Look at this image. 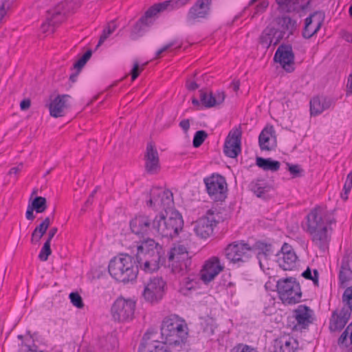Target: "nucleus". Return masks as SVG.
<instances>
[{
	"mask_svg": "<svg viewBox=\"0 0 352 352\" xmlns=\"http://www.w3.org/2000/svg\"><path fill=\"white\" fill-rule=\"evenodd\" d=\"M306 220V228L304 230L310 235L313 243L324 252L329 249L331 241L329 229H331L332 221L324 217L323 210L320 206L311 209L307 214Z\"/></svg>",
	"mask_w": 352,
	"mask_h": 352,
	"instance_id": "obj_1",
	"label": "nucleus"
},
{
	"mask_svg": "<svg viewBox=\"0 0 352 352\" xmlns=\"http://www.w3.org/2000/svg\"><path fill=\"white\" fill-rule=\"evenodd\" d=\"M162 248L153 239H147L138 246L135 263L139 268L146 273L157 271L160 265L166 264V258L162 254Z\"/></svg>",
	"mask_w": 352,
	"mask_h": 352,
	"instance_id": "obj_2",
	"label": "nucleus"
},
{
	"mask_svg": "<svg viewBox=\"0 0 352 352\" xmlns=\"http://www.w3.org/2000/svg\"><path fill=\"white\" fill-rule=\"evenodd\" d=\"M161 338L165 345L182 348L187 342L188 327L186 320L177 315L165 317L160 327Z\"/></svg>",
	"mask_w": 352,
	"mask_h": 352,
	"instance_id": "obj_3",
	"label": "nucleus"
},
{
	"mask_svg": "<svg viewBox=\"0 0 352 352\" xmlns=\"http://www.w3.org/2000/svg\"><path fill=\"white\" fill-rule=\"evenodd\" d=\"M108 270L112 278L124 283L135 280L138 274L134 258L127 254H122L111 259Z\"/></svg>",
	"mask_w": 352,
	"mask_h": 352,
	"instance_id": "obj_4",
	"label": "nucleus"
},
{
	"mask_svg": "<svg viewBox=\"0 0 352 352\" xmlns=\"http://www.w3.org/2000/svg\"><path fill=\"white\" fill-rule=\"evenodd\" d=\"M165 214L161 212L155 215L154 236L173 238L179 234L184 226L182 215L177 211H170Z\"/></svg>",
	"mask_w": 352,
	"mask_h": 352,
	"instance_id": "obj_5",
	"label": "nucleus"
},
{
	"mask_svg": "<svg viewBox=\"0 0 352 352\" xmlns=\"http://www.w3.org/2000/svg\"><path fill=\"white\" fill-rule=\"evenodd\" d=\"M276 287L278 297L284 305H295L300 302V285L295 278H280L276 281Z\"/></svg>",
	"mask_w": 352,
	"mask_h": 352,
	"instance_id": "obj_6",
	"label": "nucleus"
},
{
	"mask_svg": "<svg viewBox=\"0 0 352 352\" xmlns=\"http://www.w3.org/2000/svg\"><path fill=\"white\" fill-rule=\"evenodd\" d=\"M253 248L243 240L233 241L226 245L223 254L230 263L241 265L252 256Z\"/></svg>",
	"mask_w": 352,
	"mask_h": 352,
	"instance_id": "obj_7",
	"label": "nucleus"
},
{
	"mask_svg": "<svg viewBox=\"0 0 352 352\" xmlns=\"http://www.w3.org/2000/svg\"><path fill=\"white\" fill-rule=\"evenodd\" d=\"M146 206L155 210H164L165 213L170 212L174 206L173 195L169 190L153 187L150 191V199Z\"/></svg>",
	"mask_w": 352,
	"mask_h": 352,
	"instance_id": "obj_8",
	"label": "nucleus"
},
{
	"mask_svg": "<svg viewBox=\"0 0 352 352\" xmlns=\"http://www.w3.org/2000/svg\"><path fill=\"white\" fill-rule=\"evenodd\" d=\"M206 192L214 201H223L227 197V183L224 177L213 173L204 179Z\"/></svg>",
	"mask_w": 352,
	"mask_h": 352,
	"instance_id": "obj_9",
	"label": "nucleus"
},
{
	"mask_svg": "<svg viewBox=\"0 0 352 352\" xmlns=\"http://www.w3.org/2000/svg\"><path fill=\"white\" fill-rule=\"evenodd\" d=\"M135 306V302L131 299L118 298L111 308L113 319L121 322L131 320L134 316Z\"/></svg>",
	"mask_w": 352,
	"mask_h": 352,
	"instance_id": "obj_10",
	"label": "nucleus"
},
{
	"mask_svg": "<svg viewBox=\"0 0 352 352\" xmlns=\"http://www.w3.org/2000/svg\"><path fill=\"white\" fill-rule=\"evenodd\" d=\"M155 216L140 213L130 221L131 232L142 238L150 235L154 236Z\"/></svg>",
	"mask_w": 352,
	"mask_h": 352,
	"instance_id": "obj_11",
	"label": "nucleus"
},
{
	"mask_svg": "<svg viewBox=\"0 0 352 352\" xmlns=\"http://www.w3.org/2000/svg\"><path fill=\"white\" fill-rule=\"evenodd\" d=\"M212 2V0H197L186 14V24L191 26L208 19L211 12Z\"/></svg>",
	"mask_w": 352,
	"mask_h": 352,
	"instance_id": "obj_12",
	"label": "nucleus"
},
{
	"mask_svg": "<svg viewBox=\"0 0 352 352\" xmlns=\"http://www.w3.org/2000/svg\"><path fill=\"white\" fill-rule=\"evenodd\" d=\"M166 282L162 277H153L145 285L142 292L144 300L151 304H157L164 297Z\"/></svg>",
	"mask_w": 352,
	"mask_h": 352,
	"instance_id": "obj_13",
	"label": "nucleus"
},
{
	"mask_svg": "<svg viewBox=\"0 0 352 352\" xmlns=\"http://www.w3.org/2000/svg\"><path fill=\"white\" fill-rule=\"evenodd\" d=\"M295 55L290 44H281L276 50L274 60L278 63L287 72L291 73L294 71Z\"/></svg>",
	"mask_w": 352,
	"mask_h": 352,
	"instance_id": "obj_14",
	"label": "nucleus"
},
{
	"mask_svg": "<svg viewBox=\"0 0 352 352\" xmlns=\"http://www.w3.org/2000/svg\"><path fill=\"white\" fill-rule=\"evenodd\" d=\"M242 131L240 128L232 129L228 133L223 146L225 155L236 158L241 151Z\"/></svg>",
	"mask_w": 352,
	"mask_h": 352,
	"instance_id": "obj_15",
	"label": "nucleus"
},
{
	"mask_svg": "<svg viewBox=\"0 0 352 352\" xmlns=\"http://www.w3.org/2000/svg\"><path fill=\"white\" fill-rule=\"evenodd\" d=\"M278 26L276 29L277 36L274 45L278 44L281 40L288 38L296 29V21L288 16H278L276 19Z\"/></svg>",
	"mask_w": 352,
	"mask_h": 352,
	"instance_id": "obj_16",
	"label": "nucleus"
},
{
	"mask_svg": "<svg viewBox=\"0 0 352 352\" xmlns=\"http://www.w3.org/2000/svg\"><path fill=\"white\" fill-rule=\"evenodd\" d=\"M276 255L278 256V265L283 270H292L296 267L298 257L289 244L284 243Z\"/></svg>",
	"mask_w": 352,
	"mask_h": 352,
	"instance_id": "obj_17",
	"label": "nucleus"
},
{
	"mask_svg": "<svg viewBox=\"0 0 352 352\" xmlns=\"http://www.w3.org/2000/svg\"><path fill=\"white\" fill-rule=\"evenodd\" d=\"M214 213L208 210L207 215L200 218L196 221L194 227L195 234L202 239H206L213 232L214 227L217 221L214 219Z\"/></svg>",
	"mask_w": 352,
	"mask_h": 352,
	"instance_id": "obj_18",
	"label": "nucleus"
},
{
	"mask_svg": "<svg viewBox=\"0 0 352 352\" xmlns=\"http://www.w3.org/2000/svg\"><path fill=\"white\" fill-rule=\"evenodd\" d=\"M324 15L321 11H316L310 14L305 20V27L302 32V35L305 38H310L320 30Z\"/></svg>",
	"mask_w": 352,
	"mask_h": 352,
	"instance_id": "obj_19",
	"label": "nucleus"
},
{
	"mask_svg": "<svg viewBox=\"0 0 352 352\" xmlns=\"http://www.w3.org/2000/svg\"><path fill=\"white\" fill-rule=\"evenodd\" d=\"M156 334L154 331L148 330L143 336L139 345L138 352L148 346V352H172L171 350L162 342L153 339L152 336Z\"/></svg>",
	"mask_w": 352,
	"mask_h": 352,
	"instance_id": "obj_20",
	"label": "nucleus"
},
{
	"mask_svg": "<svg viewBox=\"0 0 352 352\" xmlns=\"http://www.w3.org/2000/svg\"><path fill=\"white\" fill-rule=\"evenodd\" d=\"M146 171L151 175L157 173L160 170V158L157 148L151 142H148L144 154Z\"/></svg>",
	"mask_w": 352,
	"mask_h": 352,
	"instance_id": "obj_21",
	"label": "nucleus"
},
{
	"mask_svg": "<svg viewBox=\"0 0 352 352\" xmlns=\"http://www.w3.org/2000/svg\"><path fill=\"white\" fill-rule=\"evenodd\" d=\"M224 266L220 263V260L217 256H213L208 260L201 271V279L206 283L212 280L223 270Z\"/></svg>",
	"mask_w": 352,
	"mask_h": 352,
	"instance_id": "obj_22",
	"label": "nucleus"
},
{
	"mask_svg": "<svg viewBox=\"0 0 352 352\" xmlns=\"http://www.w3.org/2000/svg\"><path fill=\"white\" fill-rule=\"evenodd\" d=\"M159 13L155 4L151 6L144 13V14L135 23L130 34L132 40H136L138 37L142 36L143 27L147 26L151 23L148 20Z\"/></svg>",
	"mask_w": 352,
	"mask_h": 352,
	"instance_id": "obj_23",
	"label": "nucleus"
},
{
	"mask_svg": "<svg viewBox=\"0 0 352 352\" xmlns=\"http://www.w3.org/2000/svg\"><path fill=\"white\" fill-rule=\"evenodd\" d=\"M258 144L262 151H272L276 147V137L273 126H266L258 136Z\"/></svg>",
	"mask_w": 352,
	"mask_h": 352,
	"instance_id": "obj_24",
	"label": "nucleus"
},
{
	"mask_svg": "<svg viewBox=\"0 0 352 352\" xmlns=\"http://www.w3.org/2000/svg\"><path fill=\"white\" fill-rule=\"evenodd\" d=\"M351 313L343 307L339 312L334 311L329 320V329L331 332L340 331L344 329L349 319Z\"/></svg>",
	"mask_w": 352,
	"mask_h": 352,
	"instance_id": "obj_25",
	"label": "nucleus"
},
{
	"mask_svg": "<svg viewBox=\"0 0 352 352\" xmlns=\"http://www.w3.org/2000/svg\"><path fill=\"white\" fill-rule=\"evenodd\" d=\"M190 258L191 257L189 256L187 248L184 245L175 244L168 253V266L173 265L177 270V265L178 263Z\"/></svg>",
	"mask_w": 352,
	"mask_h": 352,
	"instance_id": "obj_26",
	"label": "nucleus"
},
{
	"mask_svg": "<svg viewBox=\"0 0 352 352\" xmlns=\"http://www.w3.org/2000/svg\"><path fill=\"white\" fill-rule=\"evenodd\" d=\"M253 251H257V258L261 268L263 267V260L267 261L271 256L275 254L274 244L265 241H257L253 246Z\"/></svg>",
	"mask_w": 352,
	"mask_h": 352,
	"instance_id": "obj_27",
	"label": "nucleus"
},
{
	"mask_svg": "<svg viewBox=\"0 0 352 352\" xmlns=\"http://www.w3.org/2000/svg\"><path fill=\"white\" fill-rule=\"evenodd\" d=\"M65 12L63 10V3L59 4L57 8L53 10H48L46 17V23L42 24L43 32L50 31L48 28L54 27L56 25L61 23L65 19Z\"/></svg>",
	"mask_w": 352,
	"mask_h": 352,
	"instance_id": "obj_28",
	"label": "nucleus"
},
{
	"mask_svg": "<svg viewBox=\"0 0 352 352\" xmlns=\"http://www.w3.org/2000/svg\"><path fill=\"white\" fill-rule=\"evenodd\" d=\"M299 343L294 338L283 336L275 340L274 352H296Z\"/></svg>",
	"mask_w": 352,
	"mask_h": 352,
	"instance_id": "obj_29",
	"label": "nucleus"
},
{
	"mask_svg": "<svg viewBox=\"0 0 352 352\" xmlns=\"http://www.w3.org/2000/svg\"><path fill=\"white\" fill-rule=\"evenodd\" d=\"M312 310L305 305H300L294 311V316L301 329L307 328L312 322Z\"/></svg>",
	"mask_w": 352,
	"mask_h": 352,
	"instance_id": "obj_30",
	"label": "nucleus"
},
{
	"mask_svg": "<svg viewBox=\"0 0 352 352\" xmlns=\"http://www.w3.org/2000/svg\"><path fill=\"white\" fill-rule=\"evenodd\" d=\"M310 114L316 116L328 109L333 104V100L327 97H314L309 102Z\"/></svg>",
	"mask_w": 352,
	"mask_h": 352,
	"instance_id": "obj_31",
	"label": "nucleus"
},
{
	"mask_svg": "<svg viewBox=\"0 0 352 352\" xmlns=\"http://www.w3.org/2000/svg\"><path fill=\"white\" fill-rule=\"evenodd\" d=\"M69 97L67 94L58 95L51 102L49 106L51 116L58 118L64 116V109L67 107L66 98Z\"/></svg>",
	"mask_w": 352,
	"mask_h": 352,
	"instance_id": "obj_32",
	"label": "nucleus"
},
{
	"mask_svg": "<svg viewBox=\"0 0 352 352\" xmlns=\"http://www.w3.org/2000/svg\"><path fill=\"white\" fill-rule=\"evenodd\" d=\"M277 36L276 29L273 27H266L259 37V43L265 48L268 49L271 45H274Z\"/></svg>",
	"mask_w": 352,
	"mask_h": 352,
	"instance_id": "obj_33",
	"label": "nucleus"
},
{
	"mask_svg": "<svg viewBox=\"0 0 352 352\" xmlns=\"http://www.w3.org/2000/svg\"><path fill=\"white\" fill-rule=\"evenodd\" d=\"M191 0H167L161 3H155V6L159 12H164L165 10L171 11L173 10L179 9Z\"/></svg>",
	"mask_w": 352,
	"mask_h": 352,
	"instance_id": "obj_34",
	"label": "nucleus"
},
{
	"mask_svg": "<svg viewBox=\"0 0 352 352\" xmlns=\"http://www.w3.org/2000/svg\"><path fill=\"white\" fill-rule=\"evenodd\" d=\"M256 164L264 170H271L272 172L277 171L280 166V163L278 161L261 157H256Z\"/></svg>",
	"mask_w": 352,
	"mask_h": 352,
	"instance_id": "obj_35",
	"label": "nucleus"
},
{
	"mask_svg": "<svg viewBox=\"0 0 352 352\" xmlns=\"http://www.w3.org/2000/svg\"><path fill=\"white\" fill-rule=\"evenodd\" d=\"M270 189L271 186L263 180H257L256 182L252 184V190L256 197L260 198L267 199V193Z\"/></svg>",
	"mask_w": 352,
	"mask_h": 352,
	"instance_id": "obj_36",
	"label": "nucleus"
},
{
	"mask_svg": "<svg viewBox=\"0 0 352 352\" xmlns=\"http://www.w3.org/2000/svg\"><path fill=\"white\" fill-rule=\"evenodd\" d=\"M192 260L191 258L186 259L182 262L178 263L177 265V270L173 267V265L170 266L169 267L171 269V272L179 276H182L186 274H190V272L192 270L191 268Z\"/></svg>",
	"mask_w": 352,
	"mask_h": 352,
	"instance_id": "obj_37",
	"label": "nucleus"
},
{
	"mask_svg": "<svg viewBox=\"0 0 352 352\" xmlns=\"http://www.w3.org/2000/svg\"><path fill=\"white\" fill-rule=\"evenodd\" d=\"M200 102L206 108H211L217 105V100L214 98V94L212 92L207 94L203 89L199 91Z\"/></svg>",
	"mask_w": 352,
	"mask_h": 352,
	"instance_id": "obj_38",
	"label": "nucleus"
},
{
	"mask_svg": "<svg viewBox=\"0 0 352 352\" xmlns=\"http://www.w3.org/2000/svg\"><path fill=\"white\" fill-rule=\"evenodd\" d=\"M32 209H34L36 213L44 212L47 208V200L45 197L41 196H36L31 203Z\"/></svg>",
	"mask_w": 352,
	"mask_h": 352,
	"instance_id": "obj_39",
	"label": "nucleus"
},
{
	"mask_svg": "<svg viewBox=\"0 0 352 352\" xmlns=\"http://www.w3.org/2000/svg\"><path fill=\"white\" fill-rule=\"evenodd\" d=\"M117 28V24L116 21H110L107 26L104 28V29L102 31V34L100 35L98 46L102 45L104 41L116 30Z\"/></svg>",
	"mask_w": 352,
	"mask_h": 352,
	"instance_id": "obj_40",
	"label": "nucleus"
},
{
	"mask_svg": "<svg viewBox=\"0 0 352 352\" xmlns=\"http://www.w3.org/2000/svg\"><path fill=\"white\" fill-rule=\"evenodd\" d=\"M352 278V270L349 267V265H342L341 269L339 273L340 282L343 284L347 283Z\"/></svg>",
	"mask_w": 352,
	"mask_h": 352,
	"instance_id": "obj_41",
	"label": "nucleus"
},
{
	"mask_svg": "<svg viewBox=\"0 0 352 352\" xmlns=\"http://www.w3.org/2000/svg\"><path fill=\"white\" fill-rule=\"evenodd\" d=\"M92 55V51L88 50L74 64L73 68L76 70L81 72L82 67L90 59Z\"/></svg>",
	"mask_w": 352,
	"mask_h": 352,
	"instance_id": "obj_42",
	"label": "nucleus"
},
{
	"mask_svg": "<svg viewBox=\"0 0 352 352\" xmlns=\"http://www.w3.org/2000/svg\"><path fill=\"white\" fill-rule=\"evenodd\" d=\"M342 302L347 306L346 310L352 312V286L348 287L345 289L342 294Z\"/></svg>",
	"mask_w": 352,
	"mask_h": 352,
	"instance_id": "obj_43",
	"label": "nucleus"
},
{
	"mask_svg": "<svg viewBox=\"0 0 352 352\" xmlns=\"http://www.w3.org/2000/svg\"><path fill=\"white\" fill-rule=\"evenodd\" d=\"M101 345L105 350H113L116 347L117 340L112 335H108L101 340Z\"/></svg>",
	"mask_w": 352,
	"mask_h": 352,
	"instance_id": "obj_44",
	"label": "nucleus"
},
{
	"mask_svg": "<svg viewBox=\"0 0 352 352\" xmlns=\"http://www.w3.org/2000/svg\"><path fill=\"white\" fill-rule=\"evenodd\" d=\"M314 275H312V272L311 269L308 267L302 273V276L305 279L311 280L313 281L315 286L319 285V273L317 270H313Z\"/></svg>",
	"mask_w": 352,
	"mask_h": 352,
	"instance_id": "obj_45",
	"label": "nucleus"
},
{
	"mask_svg": "<svg viewBox=\"0 0 352 352\" xmlns=\"http://www.w3.org/2000/svg\"><path fill=\"white\" fill-rule=\"evenodd\" d=\"M208 137V133L204 130L197 131L193 137L192 145L195 148H199Z\"/></svg>",
	"mask_w": 352,
	"mask_h": 352,
	"instance_id": "obj_46",
	"label": "nucleus"
},
{
	"mask_svg": "<svg viewBox=\"0 0 352 352\" xmlns=\"http://www.w3.org/2000/svg\"><path fill=\"white\" fill-rule=\"evenodd\" d=\"M352 188V172H350L347 176L345 181V183L343 186V192L341 193V198L344 201H346L348 199V194L351 191Z\"/></svg>",
	"mask_w": 352,
	"mask_h": 352,
	"instance_id": "obj_47",
	"label": "nucleus"
},
{
	"mask_svg": "<svg viewBox=\"0 0 352 352\" xmlns=\"http://www.w3.org/2000/svg\"><path fill=\"white\" fill-rule=\"evenodd\" d=\"M203 326V331L207 336H210L214 333V330L216 328V325L214 324V321L212 318H210L206 319L203 323H201Z\"/></svg>",
	"mask_w": 352,
	"mask_h": 352,
	"instance_id": "obj_48",
	"label": "nucleus"
},
{
	"mask_svg": "<svg viewBox=\"0 0 352 352\" xmlns=\"http://www.w3.org/2000/svg\"><path fill=\"white\" fill-rule=\"evenodd\" d=\"M230 352H258V351L256 348L248 344L239 343L233 346Z\"/></svg>",
	"mask_w": 352,
	"mask_h": 352,
	"instance_id": "obj_49",
	"label": "nucleus"
},
{
	"mask_svg": "<svg viewBox=\"0 0 352 352\" xmlns=\"http://www.w3.org/2000/svg\"><path fill=\"white\" fill-rule=\"evenodd\" d=\"M349 336L350 342L352 344V322L346 327L338 338V344H344Z\"/></svg>",
	"mask_w": 352,
	"mask_h": 352,
	"instance_id": "obj_50",
	"label": "nucleus"
},
{
	"mask_svg": "<svg viewBox=\"0 0 352 352\" xmlns=\"http://www.w3.org/2000/svg\"><path fill=\"white\" fill-rule=\"evenodd\" d=\"M50 243L45 241L39 252L38 258L41 261H46L48 259L49 256L52 254V250L50 248Z\"/></svg>",
	"mask_w": 352,
	"mask_h": 352,
	"instance_id": "obj_51",
	"label": "nucleus"
},
{
	"mask_svg": "<svg viewBox=\"0 0 352 352\" xmlns=\"http://www.w3.org/2000/svg\"><path fill=\"white\" fill-rule=\"evenodd\" d=\"M146 64L147 63H146L140 65L138 61H134L133 68L130 72L132 81H134L139 76L140 74L144 70Z\"/></svg>",
	"mask_w": 352,
	"mask_h": 352,
	"instance_id": "obj_52",
	"label": "nucleus"
},
{
	"mask_svg": "<svg viewBox=\"0 0 352 352\" xmlns=\"http://www.w3.org/2000/svg\"><path fill=\"white\" fill-rule=\"evenodd\" d=\"M278 5L283 8H286L288 12L295 10V8L292 6H295L298 3L299 0H276Z\"/></svg>",
	"mask_w": 352,
	"mask_h": 352,
	"instance_id": "obj_53",
	"label": "nucleus"
},
{
	"mask_svg": "<svg viewBox=\"0 0 352 352\" xmlns=\"http://www.w3.org/2000/svg\"><path fill=\"white\" fill-rule=\"evenodd\" d=\"M69 299L72 305L76 307L81 309L84 307L82 298L78 293L72 292L69 294Z\"/></svg>",
	"mask_w": 352,
	"mask_h": 352,
	"instance_id": "obj_54",
	"label": "nucleus"
},
{
	"mask_svg": "<svg viewBox=\"0 0 352 352\" xmlns=\"http://www.w3.org/2000/svg\"><path fill=\"white\" fill-rule=\"evenodd\" d=\"M50 226V217H46L38 226L34 229L35 231L40 232L41 235L46 233L49 226Z\"/></svg>",
	"mask_w": 352,
	"mask_h": 352,
	"instance_id": "obj_55",
	"label": "nucleus"
},
{
	"mask_svg": "<svg viewBox=\"0 0 352 352\" xmlns=\"http://www.w3.org/2000/svg\"><path fill=\"white\" fill-rule=\"evenodd\" d=\"M287 166H288V170L291 173L293 177H300L303 170L300 167L298 164H290L287 163Z\"/></svg>",
	"mask_w": 352,
	"mask_h": 352,
	"instance_id": "obj_56",
	"label": "nucleus"
},
{
	"mask_svg": "<svg viewBox=\"0 0 352 352\" xmlns=\"http://www.w3.org/2000/svg\"><path fill=\"white\" fill-rule=\"evenodd\" d=\"M188 276L184 279L183 284L186 289L191 290L192 289L195 288V285L197 283L195 281V278H194L195 275L192 272H190V274H188Z\"/></svg>",
	"mask_w": 352,
	"mask_h": 352,
	"instance_id": "obj_57",
	"label": "nucleus"
},
{
	"mask_svg": "<svg viewBox=\"0 0 352 352\" xmlns=\"http://www.w3.org/2000/svg\"><path fill=\"white\" fill-rule=\"evenodd\" d=\"M269 3L267 1H263L261 3H259L255 8V11L252 15V17H254L255 15L263 12L266 8L268 7Z\"/></svg>",
	"mask_w": 352,
	"mask_h": 352,
	"instance_id": "obj_58",
	"label": "nucleus"
},
{
	"mask_svg": "<svg viewBox=\"0 0 352 352\" xmlns=\"http://www.w3.org/2000/svg\"><path fill=\"white\" fill-rule=\"evenodd\" d=\"M214 98L217 100V105L221 104L224 102L226 94L223 91H217L214 94Z\"/></svg>",
	"mask_w": 352,
	"mask_h": 352,
	"instance_id": "obj_59",
	"label": "nucleus"
},
{
	"mask_svg": "<svg viewBox=\"0 0 352 352\" xmlns=\"http://www.w3.org/2000/svg\"><path fill=\"white\" fill-rule=\"evenodd\" d=\"M177 42L176 41H173L168 43V44H166V45H164V47H162V48H160V50H158L156 52V56L157 57L160 56L161 54H162L165 51L168 50L170 47L175 46L177 44Z\"/></svg>",
	"mask_w": 352,
	"mask_h": 352,
	"instance_id": "obj_60",
	"label": "nucleus"
},
{
	"mask_svg": "<svg viewBox=\"0 0 352 352\" xmlns=\"http://www.w3.org/2000/svg\"><path fill=\"white\" fill-rule=\"evenodd\" d=\"M43 236V235H41L40 232H38L34 230L31 236V243L32 244L38 243Z\"/></svg>",
	"mask_w": 352,
	"mask_h": 352,
	"instance_id": "obj_61",
	"label": "nucleus"
},
{
	"mask_svg": "<svg viewBox=\"0 0 352 352\" xmlns=\"http://www.w3.org/2000/svg\"><path fill=\"white\" fill-rule=\"evenodd\" d=\"M34 209H32V207L30 204H28V208L25 212V217L27 219L33 221L35 219V215L34 214Z\"/></svg>",
	"mask_w": 352,
	"mask_h": 352,
	"instance_id": "obj_62",
	"label": "nucleus"
},
{
	"mask_svg": "<svg viewBox=\"0 0 352 352\" xmlns=\"http://www.w3.org/2000/svg\"><path fill=\"white\" fill-rule=\"evenodd\" d=\"M179 126L186 133L190 129V122L188 119L182 120L179 122Z\"/></svg>",
	"mask_w": 352,
	"mask_h": 352,
	"instance_id": "obj_63",
	"label": "nucleus"
},
{
	"mask_svg": "<svg viewBox=\"0 0 352 352\" xmlns=\"http://www.w3.org/2000/svg\"><path fill=\"white\" fill-rule=\"evenodd\" d=\"M186 86L189 91H195L199 88V85L195 81L187 80Z\"/></svg>",
	"mask_w": 352,
	"mask_h": 352,
	"instance_id": "obj_64",
	"label": "nucleus"
}]
</instances>
